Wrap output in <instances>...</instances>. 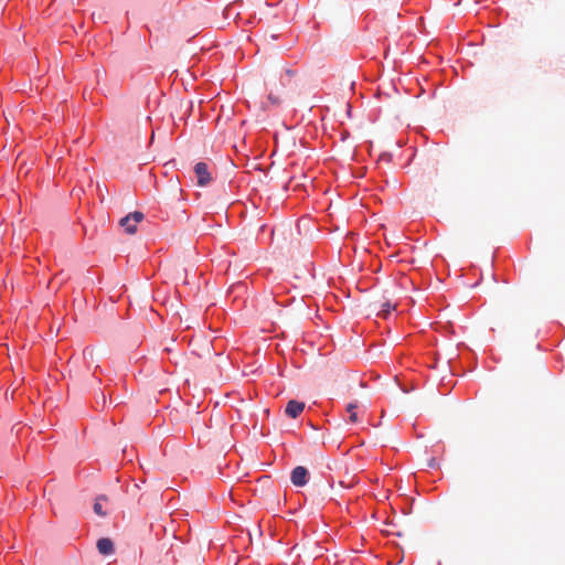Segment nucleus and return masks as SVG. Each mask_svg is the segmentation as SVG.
<instances>
[{"label": "nucleus", "mask_w": 565, "mask_h": 565, "mask_svg": "<svg viewBox=\"0 0 565 565\" xmlns=\"http://www.w3.org/2000/svg\"><path fill=\"white\" fill-rule=\"evenodd\" d=\"M143 218V213L135 211L122 217L119 224L125 228L126 233L135 234L137 232V224L140 223Z\"/></svg>", "instance_id": "nucleus-1"}, {"label": "nucleus", "mask_w": 565, "mask_h": 565, "mask_svg": "<svg viewBox=\"0 0 565 565\" xmlns=\"http://www.w3.org/2000/svg\"><path fill=\"white\" fill-rule=\"evenodd\" d=\"M194 173L196 177L198 185L200 186H205L212 181V175L205 162H198L194 166Z\"/></svg>", "instance_id": "nucleus-2"}, {"label": "nucleus", "mask_w": 565, "mask_h": 565, "mask_svg": "<svg viewBox=\"0 0 565 565\" xmlns=\"http://www.w3.org/2000/svg\"><path fill=\"white\" fill-rule=\"evenodd\" d=\"M308 470L302 466H297L291 471V482L296 487H303L308 482Z\"/></svg>", "instance_id": "nucleus-3"}, {"label": "nucleus", "mask_w": 565, "mask_h": 565, "mask_svg": "<svg viewBox=\"0 0 565 565\" xmlns=\"http://www.w3.org/2000/svg\"><path fill=\"white\" fill-rule=\"evenodd\" d=\"M305 409V403L291 399L287 403L285 413L290 418H297Z\"/></svg>", "instance_id": "nucleus-4"}, {"label": "nucleus", "mask_w": 565, "mask_h": 565, "mask_svg": "<svg viewBox=\"0 0 565 565\" xmlns=\"http://www.w3.org/2000/svg\"><path fill=\"white\" fill-rule=\"evenodd\" d=\"M97 550L102 555H110L114 553V543L107 537L99 539L97 541Z\"/></svg>", "instance_id": "nucleus-5"}, {"label": "nucleus", "mask_w": 565, "mask_h": 565, "mask_svg": "<svg viewBox=\"0 0 565 565\" xmlns=\"http://www.w3.org/2000/svg\"><path fill=\"white\" fill-rule=\"evenodd\" d=\"M380 310L377 312V316H381L382 318H386L393 310H395L396 305L392 303L390 300L384 301L379 305Z\"/></svg>", "instance_id": "nucleus-6"}, {"label": "nucleus", "mask_w": 565, "mask_h": 565, "mask_svg": "<svg viewBox=\"0 0 565 565\" xmlns=\"http://www.w3.org/2000/svg\"><path fill=\"white\" fill-rule=\"evenodd\" d=\"M359 407V402L354 401L347 405V412L349 413V422L354 424L358 422L356 408Z\"/></svg>", "instance_id": "nucleus-7"}, {"label": "nucleus", "mask_w": 565, "mask_h": 565, "mask_svg": "<svg viewBox=\"0 0 565 565\" xmlns=\"http://www.w3.org/2000/svg\"><path fill=\"white\" fill-rule=\"evenodd\" d=\"M107 499L102 495V497H98L96 500H95V503H94V512L99 515V516H106V511L103 510V504L102 502L103 501H106Z\"/></svg>", "instance_id": "nucleus-8"}, {"label": "nucleus", "mask_w": 565, "mask_h": 565, "mask_svg": "<svg viewBox=\"0 0 565 565\" xmlns=\"http://www.w3.org/2000/svg\"><path fill=\"white\" fill-rule=\"evenodd\" d=\"M268 99L271 100V103L276 104V105L280 103V99L278 97L274 96L271 93L269 94Z\"/></svg>", "instance_id": "nucleus-9"}]
</instances>
